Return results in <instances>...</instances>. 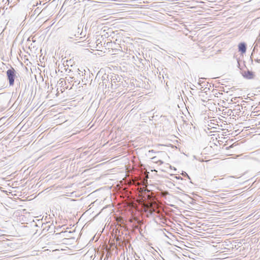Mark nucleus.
<instances>
[{
	"label": "nucleus",
	"mask_w": 260,
	"mask_h": 260,
	"mask_svg": "<svg viewBox=\"0 0 260 260\" xmlns=\"http://www.w3.org/2000/svg\"><path fill=\"white\" fill-rule=\"evenodd\" d=\"M113 85V83H111V88H113V87H112Z\"/></svg>",
	"instance_id": "nucleus-16"
},
{
	"label": "nucleus",
	"mask_w": 260,
	"mask_h": 260,
	"mask_svg": "<svg viewBox=\"0 0 260 260\" xmlns=\"http://www.w3.org/2000/svg\"><path fill=\"white\" fill-rule=\"evenodd\" d=\"M241 73L244 78L247 79H252L254 77V73L249 70L243 71Z\"/></svg>",
	"instance_id": "nucleus-2"
},
{
	"label": "nucleus",
	"mask_w": 260,
	"mask_h": 260,
	"mask_svg": "<svg viewBox=\"0 0 260 260\" xmlns=\"http://www.w3.org/2000/svg\"><path fill=\"white\" fill-rule=\"evenodd\" d=\"M204 78H200L199 79V82L198 83V84L201 86H202V84L203 83V81H202V79H203Z\"/></svg>",
	"instance_id": "nucleus-11"
},
{
	"label": "nucleus",
	"mask_w": 260,
	"mask_h": 260,
	"mask_svg": "<svg viewBox=\"0 0 260 260\" xmlns=\"http://www.w3.org/2000/svg\"><path fill=\"white\" fill-rule=\"evenodd\" d=\"M70 39H74V37H70Z\"/></svg>",
	"instance_id": "nucleus-15"
},
{
	"label": "nucleus",
	"mask_w": 260,
	"mask_h": 260,
	"mask_svg": "<svg viewBox=\"0 0 260 260\" xmlns=\"http://www.w3.org/2000/svg\"><path fill=\"white\" fill-rule=\"evenodd\" d=\"M117 80L116 75L112 76L111 78V82L116 83V81Z\"/></svg>",
	"instance_id": "nucleus-8"
},
{
	"label": "nucleus",
	"mask_w": 260,
	"mask_h": 260,
	"mask_svg": "<svg viewBox=\"0 0 260 260\" xmlns=\"http://www.w3.org/2000/svg\"><path fill=\"white\" fill-rule=\"evenodd\" d=\"M157 157L156 156H153L151 159L154 160V161H156L157 162H159L160 165L161 164H162L164 163L163 161L161 160H157Z\"/></svg>",
	"instance_id": "nucleus-5"
},
{
	"label": "nucleus",
	"mask_w": 260,
	"mask_h": 260,
	"mask_svg": "<svg viewBox=\"0 0 260 260\" xmlns=\"http://www.w3.org/2000/svg\"><path fill=\"white\" fill-rule=\"evenodd\" d=\"M181 175L182 176H183L184 177H187V178H188L189 180H190V177L188 175V174H187L186 172H184V171H182V173H181Z\"/></svg>",
	"instance_id": "nucleus-7"
},
{
	"label": "nucleus",
	"mask_w": 260,
	"mask_h": 260,
	"mask_svg": "<svg viewBox=\"0 0 260 260\" xmlns=\"http://www.w3.org/2000/svg\"><path fill=\"white\" fill-rule=\"evenodd\" d=\"M176 178L177 179H181V180H183V179H182L180 176L176 177Z\"/></svg>",
	"instance_id": "nucleus-12"
},
{
	"label": "nucleus",
	"mask_w": 260,
	"mask_h": 260,
	"mask_svg": "<svg viewBox=\"0 0 260 260\" xmlns=\"http://www.w3.org/2000/svg\"><path fill=\"white\" fill-rule=\"evenodd\" d=\"M78 32L77 34H76L74 35V37H75V40H78V39H77L78 38H79L80 39H82V37H79L80 35H82V29L81 30L80 28L79 27H78Z\"/></svg>",
	"instance_id": "nucleus-4"
},
{
	"label": "nucleus",
	"mask_w": 260,
	"mask_h": 260,
	"mask_svg": "<svg viewBox=\"0 0 260 260\" xmlns=\"http://www.w3.org/2000/svg\"><path fill=\"white\" fill-rule=\"evenodd\" d=\"M200 89L202 91H204L205 92H207L208 91V90H209V88L208 87H204V86H201Z\"/></svg>",
	"instance_id": "nucleus-6"
},
{
	"label": "nucleus",
	"mask_w": 260,
	"mask_h": 260,
	"mask_svg": "<svg viewBox=\"0 0 260 260\" xmlns=\"http://www.w3.org/2000/svg\"><path fill=\"white\" fill-rule=\"evenodd\" d=\"M75 78L74 77H70L68 79H67V78H66V80L64 81V82L66 83V81H68V82H70V81H73V80H75Z\"/></svg>",
	"instance_id": "nucleus-9"
},
{
	"label": "nucleus",
	"mask_w": 260,
	"mask_h": 260,
	"mask_svg": "<svg viewBox=\"0 0 260 260\" xmlns=\"http://www.w3.org/2000/svg\"><path fill=\"white\" fill-rule=\"evenodd\" d=\"M232 147H233V145H231V146L229 147V148H232Z\"/></svg>",
	"instance_id": "nucleus-17"
},
{
	"label": "nucleus",
	"mask_w": 260,
	"mask_h": 260,
	"mask_svg": "<svg viewBox=\"0 0 260 260\" xmlns=\"http://www.w3.org/2000/svg\"><path fill=\"white\" fill-rule=\"evenodd\" d=\"M159 151H155V150L152 149L148 151V153H159Z\"/></svg>",
	"instance_id": "nucleus-10"
},
{
	"label": "nucleus",
	"mask_w": 260,
	"mask_h": 260,
	"mask_svg": "<svg viewBox=\"0 0 260 260\" xmlns=\"http://www.w3.org/2000/svg\"><path fill=\"white\" fill-rule=\"evenodd\" d=\"M16 71L12 67H11V69L8 70L6 72V74L8 80H9L10 86H13L14 84L15 79L16 76Z\"/></svg>",
	"instance_id": "nucleus-1"
},
{
	"label": "nucleus",
	"mask_w": 260,
	"mask_h": 260,
	"mask_svg": "<svg viewBox=\"0 0 260 260\" xmlns=\"http://www.w3.org/2000/svg\"><path fill=\"white\" fill-rule=\"evenodd\" d=\"M63 81H61L60 83V84H61L62 85H63Z\"/></svg>",
	"instance_id": "nucleus-14"
},
{
	"label": "nucleus",
	"mask_w": 260,
	"mask_h": 260,
	"mask_svg": "<svg viewBox=\"0 0 260 260\" xmlns=\"http://www.w3.org/2000/svg\"><path fill=\"white\" fill-rule=\"evenodd\" d=\"M238 49L239 52H241L242 53H245L246 51V44L244 42L239 43Z\"/></svg>",
	"instance_id": "nucleus-3"
},
{
	"label": "nucleus",
	"mask_w": 260,
	"mask_h": 260,
	"mask_svg": "<svg viewBox=\"0 0 260 260\" xmlns=\"http://www.w3.org/2000/svg\"><path fill=\"white\" fill-rule=\"evenodd\" d=\"M255 61H256L258 63H260V59H257L255 60Z\"/></svg>",
	"instance_id": "nucleus-13"
}]
</instances>
